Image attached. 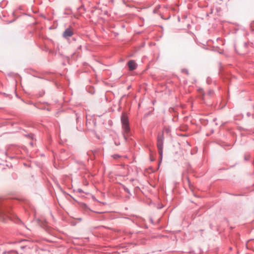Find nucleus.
Listing matches in <instances>:
<instances>
[{
	"label": "nucleus",
	"mask_w": 254,
	"mask_h": 254,
	"mask_svg": "<svg viewBox=\"0 0 254 254\" xmlns=\"http://www.w3.org/2000/svg\"><path fill=\"white\" fill-rule=\"evenodd\" d=\"M74 33V30L72 28L69 27L66 29L64 30V40H66L69 43L72 42V41H75V38L73 37L71 38V41H70L69 37L73 35Z\"/></svg>",
	"instance_id": "7ed1b4c3"
},
{
	"label": "nucleus",
	"mask_w": 254,
	"mask_h": 254,
	"mask_svg": "<svg viewBox=\"0 0 254 254\" xmlns=\"http://www.w3.org/2000/svg\"><path fill=\"white\" fill-rule=\"evenodd\" d=\"M115 144H116L117 145H118V142H115Z\"/></svg>",
	"instance_id": "2eb2a0df"
},
{
	"label": "nucleus",
	"mask_w": 254,
	"mask_h": 254,
	"mask_svg": "<svg viewBox=\"0 0 254 254\" xmlns=\"http://www.w3.org/2000/svg\"><path fill=\"white\" fill-rule=\"evenodd\" d=\"M249 157V155H248V156H245V159L246 160H248Z\"/></svg>",
	"instance_id": "9b49d317"
},
{
	"label": "nucleus",
	"mask_w": 254,
	"mask_h": 254,
	"mask_svg": "<svg viewBox=\"0 0 254 254\" xmlns=\"http://www.w3.org/2000/svg\"><path fill=\"white\" fill-rule=\"evenodd\" d=\"M121 123L122 125V128L123 129V134L125 139H127V135L130 131V127L129 126V121L128 117L125 114L123 113L121 116Z\"/></svg>",
	"instance_id": "f257e3e1"
},
{
	"label": "nucleus",
	"mask_w": 254,
	"mask_h": 254,
	"mask_svg": "<svg viewBox=\"0 0 254 254\" xmlns=\"http://www.w3.org/2000/svg\"><path fill=\"white\" fill-rule=\"evenodd\" d=\"M113 158H114V159H118V158H119L120 156L119 155H118V154H115V155H113Z\"/></svg>",
	"instance_id": "9d476101"
},
{
	"label": "nucleus",
	"mask_w": 254,
	"mask_h": 254,
	"mask_svg": "<svg viewBox=\"0 0 254 254\" xmlns=\"http://www.w3.org/2000/svg\"><path fill=\"white\" fill-rule=\"evenodd\" d=\"M115 144H116L117 145H118V142H115Z\"/></svg>",
	"instance_id": "dca6fc26"
},
{
	"label": "nucleus",
	"mask_w": 254,
	"mask_h": 254,
	"mask_svg": "<svg viewBox=\"0 0 254 254\" xmlns=\"http://www.w3.org/2000/svg\"><path fill=\"white\" fill-rule=\"evenodd\" d=\"M123 188H124V190H125V191L126 192H127L129 194H130V191H129V189L128 188H127L125 186H123Z\"/></svg>",
	"instance_id": "423d86ee"
},
{
	"label": "nucleus",
	"mask_w": 254,
	"mask_h": 254,
	"mask_svg": "<svg viewBox=\"0 0 254 254\" xmlns=\"http://www.w3.org/2000/svg\"><path fill=\"white\" fill-rule=\"evenodd\" d=\"M8 217L5 210L0 208V220L4 221L5 218Z\"/></svg>",
	"instance_id": "39448f33"
},
{
	"label": "nucleus",
	"mask_w": 254,
	"mask_h": 254,
	"mask_svg": "<svg viewBox=\"0 0 254 254\" xmlns=\"http://www.w3.org/2000/svg\"><path fill=\"white\" fill-rule=\"evenodd\" d=\"M211 82V79L210 77H208L206 79V82L208 83V84H210Z\"/></svg>",
	"instance_id": "6e6552de"
},
{
	"label": "nucleus",
	"mask_w": 254,
	"mask_h": 254,
	"mask_svg": "<svg viewBox=\"0 0 254 254\" xmlns=\"http://www.w3.org/2000/svg\"><path fill=\"white\" fill-rule=\"evenodd\" d=\"M163 140L164 136L163 133H159L157 136V146L158 149V152L160 155V159L161 161L163 157Z\"/></svg>",
	"instance_id": "f03ea898"
},
{
	"label": "nucleus",
	"mask_w": 254,
	"mask_h": 254,
	"mask_svg": "<svg viewBox=\"0 0 254 254\" xmlns=\"http://www.w3.org/2000/svg\"><path fill=\"white\" fill-rule=\"evenodd\" d=\"M83 205L86 208L87 207L86 205L85 204H83Z\"/></svg>",
	"instance_id": "ddd939ff"
},
{
	"label": "nucleus",
	"mask_w": 254,
	"mask_h": 254,
	"mask_svg": "<svg viewBox=\"0 0 254 254\" xmlns=\"http://www.w3.org/2000/svg\"><path fill=\"white\" fill-rule=\"evenodd\" d=\"M211 93H212V91H210L209 92V94L210 95H211Z\"/></svg>",
	"instance_id": "f8f14e48"
},
{
	"label": "nucleus",
	"mask_w": 254,
	"mask_h": 254,
	"mask_svg": "<svg viewBox=\"0 0 254 254\" xmlns=\"http://www.w3.org/2000/svg\"><path fill=\"white\" fill-rule=\"evenodd\" d=\"M182 72L185 73L187 74H189L188 70L187 69H182Z\"/></svg>",
	"instance_id": "1a4fd4ad"
},
{
	"label": "nucleus",
	"mask_w": 254,
	"mask_h": 254,
	"mask_svg": "<svg viewBox=\"0 0 254 254\" xmlns=\"http://www.w3.org/2000/svg\"><path fill=\"white\" fill-rule=\"evenodd\" d=\"M26 248V247H21V249Z\"/></svg>",
	"instance_id": "4468645a"
},
{
	"label": "nucleus",
	"mask_w": 254,
	"mask_h": 254,
	"mask_svg": "<svg viewBox=\"0 0 254 254\" xmlns=\"http://www.w3.org/2000/svg\"><path fill=\"white\" fill-rule=\"evenodd\" d=\"M127 65L129 70L132 71L137 67V64L135 61L133 60L129 61L127 63Z\"/></svg>",
	"instance_id": "20e7f679"
},
{
	"label": "nucleus",
	"mask_w": 254,
	"mask_h": 254,
	"mask_svg": "<svg viewBox=\"0 0 254 254\" xmlns=\"http://www.w3.org/2000/svg\"><path fill=\"white\" fill-rule=\"evenodd\" d=\"M62 56V53L60 52V49L58 47V50L56 51V55Z\"/></svg>",
	"instance_id": "0eeeda50"
}]
</instances>
